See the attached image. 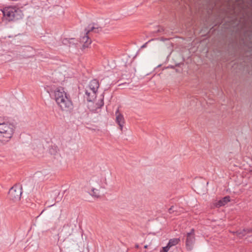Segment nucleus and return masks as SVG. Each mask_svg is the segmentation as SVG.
Returning <instances> with one entry per match:
<instances>
[{"instance_id": "nucleus-1", "label": "nucleus", "mask_w": 252, "mask_h": 252, "mask_svg": "<svg viewBox=\"0 0 252 252\" xmlns=\"http://www.w3.org/2000/svg\"><path fill=\"white\" fill-rule=\"evenodd\" d=\"M54 97L58 105L63 111H69L72 108L71 101L67 97L63 87H59L54 91Z\"/></svg>"}, {"instance_id": "nucleus-2", "label": "nucleus", "mask_w": 252, "mask_h": 252, "mask_svg": "<svg viewBox=\"0 0 252 252\" xmlns=\"http://www.w3.org/2000/svg\"><path fill=\"white\" fill-rule=\"evenodd\" d=\"M3 18L7 21H14L21 19L23 17L22 11L16 6H7L3 8Z\"/></svg>"}, {"instance_id": "nucleus-3", "label": "nucleus", "mask_w": 252, "mask_h": 252, "mask_svg": "<svg viewBox=\"0 0 252 252\" xmlns=\"http://www.w3.org/2000/svg\"><path fill=\"white\" fill-rule=\"evenodd\" d=\"M14 126L12 124H0V143L5 144L11 139L14 133Z\"/></svg>"}, {"instance_id": "nucleus-4", "label": "nucleus", "mask_w": 252, "mask_h": 252, "mask_svg": "<svg viewBox=\"0 0 252 252\" xmlns=\"http://www.w3.org/2000/svg\"><path fill=\"white\" fill-rule=\"evenodd\" d=\"M100 31L101 28L95 27L94 24L89 25L88 28L85 29V32L83 34L80 36V42L83 43L82 48L85 49L88 48L92 43V40L90 37L91 32L97 33Z\"/></svg>"}, {"instance_id": "nucleus-5", "label": "nucleus", "mask_w": 252, "mask_h": 252, "mask_svg": "<svg viewBox=\"0 0 252 252\" xmlns=\"http://www.w3.org/2000/svg\"><path fill=\"white\" fill-rule=\"evenodd\" d=\"M22 188L20 185H15L13 186L9 191V197L10 199L14 201L20 199L22 193Z\"/></svg>"}, {"instance_id": "nucleus-6", "label": "nucleus", "mask_w": 252, "mask_h": 252, "mask_svg": "<svg viewBox=\"0 0 252 252\" xmlns=\"http://www.w3.org/2000/svg\"><path fill=\"white\" fill-rule=\"evenodd\" d=\"M195 241L194 229H191L190 232L186 235V247L188 251L192 250L193 245Z\"/></svg>"}, {"instance_id": "nucleus-7", "label": "nucleus", "mask_w": 252, "mask_h": 252, "mask_svg": "<svg viewBox=\"0 0 252 252\" xmlns=\"http://www.w3.org/2000/svg\"><path fill=\"white\" fill-rule=\"evenodd\" d=\"M115 115L116 117V122L117 124L119 126L120 129L122 130L124 125L125 123L124 116L123 114L120 113L119 109H118L116 111Z\"/></svg>"}, {"instance_id": "nucleus-8", "label": "nucleus", "mask_w": 252, "mask_h": 252, "mask_svg": "<svg viewBox=\"0 0 252 252\" xmlns=\"http://www.w3.org/2000/svg\"><path fill=\"white\" fill-rule=\"evenodd\" d=\"M96 92L86 89L85 97L88 101H93L96 98Z\"/></svg>"}, {"instance_id": "nucleus-9", "label": "nucleus", "mask_w": 252, "mask_h": 252, "mask_svg": "<svg viewBox=\"0 0 252 252\" xmlns=\"http://www.w3.org/2000/svg\"><path fill=\"white\" fill-rule=\"evenodd\" d=\"M98 88V81L96 79H94L90 82L89 87L86 89L97 92Z\"/></svg>"}, {"instance_id": "nucleus-10", "label": "nucleus", "mask_w": 252, "mask_h": 252, "mask_svg": "<svg viewBox=\"0 0 252 252\" xmlns=\"http://www.w3.org/2000/svg\"><path fill=\"white\" fill-rule=\"evenodd\" d=\"M230 197L228 196H225L222 199L219 201L217 203V206L220 207L224 206L227 203L230 201Z\"/></svg>"}, {"instance_id": "nucleus-11", "label": "nucleus", "mask_w": 252, "mask_h": 252, "mask_svg": "<svg viewBox=\"0 0 252 252\" xmlns=\"http://www.w3.org/2000/svg\"><path fill=\"white\" fill-rule=\"evenodd\" d=\"M180 241V240L179 238L171 239L169 241L167 246L170 248L171 247L177 245Z\"/></svg>"}, {"instance_id": "nucleus-12", "label": "nucleus", "mask_w": 252, "mask_h": 252, "mask_svg": "<svg viewBox=\"0 0 252 252\" xmlns=\"http://www.w3.org/2000/svg\"><path fill=\"white\" fill-rule=\"evenodd\" d=\"M251 232H252V230L246 228L243 229L242 230H239L237 231L236 233H237V235L240 237L245 236L247 233H250Z\"/></svg>"}, {"instance_id": "nucleus-13", "label": "nucleus", "mask_w": 252, "mask_h": 252, "mask_svg": "<svg viewBox=\"0 0 252 252\" xmlns=\"http://www.w3.org/2000/svg\"><path fill=\"white\" fill-rule=\"evenodd\" d=\"M92 193H91V195L96 197L99 198L100 197L99 191V190L94 188H93L92 189Z\"/></svg>"}, {"instance_id": "nucleus-14", "label": "nucleus", "mask_w": 252, "mask_h": 252, "mask_svg": "<svg viewBox=\"0 0 252 252\" xmlns=\"http://www.w3.org/2000/svg\"><path fill=\"white\" fill-rule=\"evenodd\" d=\"M97 105V108H100L104 105L103 102V96L100 98V100H98V102L96 104Z\"/></svg>"}, {"instance_id": "nucleus-15", "label": "nucleus", "mask_w": 252, "mask_h": 252, "mask_svg": "<svg viewBox=\"0 0 252 252\" xmlns=\"http://www.w3.org/2000/svg\"><path fill=\"white\" fill-rule=\"evenodd\" d=\"M170 248L167 245L165 247L162 248V250H160V252H168Z\"/></svg>"}, {"instance_id": "nucleus-16", "label": "nucleus", "mask_w": 252, "mask_h": 252, "mask_svg": "<svg viewBox=\"0 0 252 252\" xmlns=\"http://www.w3.org/2000/svg\"><path fill=\"white\" fill-rule=\"evenodd\" d=\"M173 208H174V207H173V206H172V207H171L169 209L168 211H169V213H171L173 211Z\"/></svg>"}, {"instance_id": "nucleus-17", "label": "nucleus", "mask_w": 252, "mask_h": 252, "mask_svg": "<svg viewBox=\"0 0 252 252\" xmlns=\"http://www.w3.org/2000/svg\"><path fill=\"white\" fill-rule=\"evenodd\" d=\"M147 43H145L144 45H143L142 46V48H144L145 47H146V45Z\"/></svg>"}, {"instance_id": "nucleus-18", "label": "nucleus", "mask_w": 252, "mask_h": 252, "mask_svg": "<svg viewBox=\"0 0 252 252\" xmlns=\"http://www.w3.org/2000/svg\"><path fill=\"white\" fill-rule=\"evenodd\" d=\"M57 150H58V147H55L56 152H57Z\"/></svg>"}, {"instance_id": "nucleus-19", "label": "nucleus", "mask_w": 252, "mask_h": 252, "mask_svg": "<svg viewBox=\"0 0 252 252\" xmlns=\"http://www.w3.org/2000/svg\"><path fill=\"white\" fill-rule=\"evenodd\" d=\"M100 188L104 189V188H105V187H102V186H101V187H100Z\"/></svg>"}, {"instance_id": "nucleus-20", "label": "nucleus", "mask_w": 252, "mask_h": 252, "mask_svg": "<svg viewBox=\"0 0 252 252\" xmlns=\"http://www.w3.org/2000/svg\"><path fill=\"white\" fill-rule=\"evenodd\" d=\"M52 149H50V152L51 153V154H53V152H52Z\"/></svg>"}, {"instance_id": "nucleus-21", "label": "nucleus", "mask_w": 252, "mask_h": 252, "mask_svg": "<svg viewBox=\"0 0 252 252\" xmlns=\"http://www.w3.org/2000/svg\"><path fill=\"white\" fill-rule=\"evenodd\" d=\"M52 149H50V152L51 153V154H53V152H52Z\"/></svg>"}, {"instance_id": "nucleus-22", "label": "nucleus", "mask_w": 252, "mask_h": 252, "mask_svg": "<svg viewBox=\"0 0 252 252\" xmlns=\"http://www.w3.org/2000/svg\"><path fill=\"white\" fill-rule=\"evenodd\" d=\"M144 248H147V246H145Z\"/></svg>"}, {"instance_id": "nucleus-23", "label": "nucleus", "mask_w": 252, "mask_h": 252, "mask_svg": "<svg viewBox=\"0 0 252 252\" xmlns=\"http://www.w3.org/2000/svg\"><path fill=\"white\" fill-rule=\"evenodd\" d=\"M136 247L137 248H138V245H136Z\"/></svg>"}, {"instance_id": "nucleus-24", "label": "nucleus", "mask_w": 252, "mask_h": 252, "mask_svg": "<svg viewBox=\"0 0 252 252\" xmlns=\"http://www.w3.org/2000/svg\"><path fill=\"white\" fill-rule=\"evenodd\" d=\"M54 205V204H53V205H50V206H49V207H50V206H53Z\"/></svg>"}]
</instances>
